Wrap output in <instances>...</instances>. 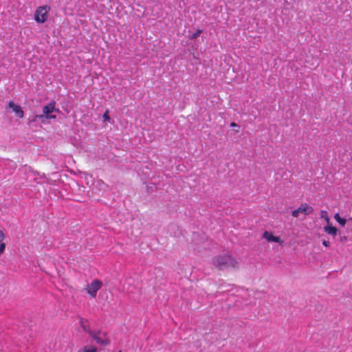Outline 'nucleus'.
Returning a JSON list of instances; mask_svg holds the SVG:
<instances>
[{
    "label": "nucleus",
    "mask_w": 352,
    "mask_h": 352,
    "mask_svg": "<svg viewBox=\"0 0 352 352\" xmlns=\"http://www.w3.org/2000/svg\"><path fill=\"white\" fill-rule=\"evenodd\" d=\"M213 265L219 270H224L229 267H236L237 261L230 254H223L214 256L212 259Z\"/></svg>",
    "instance_id": "1"
},
{
    "label": "nucleus",
    "mask_w": 352,
    "mask_h": 352,
    "mask_svg": "<svg viewBox=\"0 0 352 352\" xmlns=\"http://www.w3.org/2000/svg\"><path fill=\"white\" fill-rule=\"evenodd\" d=\"M56 102L52 101L45 105L43 107V113L40 115H35L32 120L30 121L29 124L33 122L41 121L44 123L45 120L56 119V116L52 115V113L55 111Z\"/></svg>",
    "instance_id": "2"
},
{
    "label": "nucleus",
    "mask_w": 352,
    "mask_h": 352,
    "mask_svg": "<svg viewBox=\"0 0 352 352\" xmlns=\"http://www.w3.org/2000/svg\"><path fill=\"white\" fill-rule=\"evenodd\" d=\"M89 337L91 338L96 344L107 346L110 344L111 341L107 336V333L105 331L101 330H93L89 333Z\"/></svg>",
    "instance_id": "3"
},
{
    "label": "nucleus",
    "mask_w": 352,
    "mask_h": 352,
    "mask_svg": "<svg viewBox=\"0 0 352 352\" xmlns=\"http://www.w3.org/2000/svg\"><path fill=\"white\" fill-rule=\"evenodd\" d=\"M50 10L48 6H39L34 13V20L38 23H44L47 19V12Z\"/></svg>",
    "instance_id": "4"
},
{
    "label": "nucleus",
    "mask_w": 352,
    "mask_h": 352,
    "mask_svg": "<svg viewBox=\"0 0 352 352\" xmlns=\"http://www.w3.org/2000/svg\"><path fill=\"white\" fill-rule=\"evenodd\" d=\"M102 283L98 279L94 280L90 284L87 285V292L91 296L96 297L98 291L101 288Z\"/></svg>",
    "instance_id": "5"
},
{
    "label": "nucleus",
    "mask_w": 352,
    "mask_h": 352,
    "mask_svg": "<svg viewBox=\"0 0 352 352\" xmlns=\"http://www.w3.org/2000/svg\"><path fill=\"white\" fill-rule=\"evenodd\" d=\"M8 107L11 108L16 116L22 118L24 116V112L21 106L16 104L12 100L8 102Z\"/></svg>",
    "instance_id": "6"
},
{
    "label": "nucleus",
    "mask_w": 352,
    "mask_h": 352,
    "mask_svg": "<svg viewBox=\"0 0 352 352\" xmlns=\"http://www.w3.org/2000/svg\"><path fill=\"white\" fill-rule=\"evenodd\" d=\"M298 210L300 213H302L305 215L310 214L314 211L313 208L306 203L302 204Z\"/></svg>",
    "instance_id": "7"
},
{
    "label": "nucleus",
    "mask_w": 352,
    "mask_h": 352,
    "mask_svg": "<svg viewBox=\"0 0 352 352\" xmlns=\"http://www.w3.org/2000/svg\"><path fill=\"white\" fill-rule=\"evenodd\" d=\"M263 237L267 239L270 242H280V238L279 236H275L272 234V233L269 232L267 231H265L263 234Z\"/></svg>",
    "instance_id": "8"
},
{
    "label": "nucleus",
    "mask_w": 352,
    "mask_h": 352,
    "mask_svg": "<svg viewBox=\"0 0 352 352\" xmlns=\"http://www.w3.org/2000/svg\"><path fill=\"white\" fill-rule=\"evenodd\" d=\"M324 230L325 232L330 235H332L333 236H336L338 232L337 228L330 225V223H327V225L324 227Z\"/></svg>",
    "instance_id": "9"
},
{
    "label": "nucleus",
    "mask_w": 352,
    "mask_h": 352,
    "mask_svg": "<svg viewBox=\"0 0 352 352\" xmlns=\"http://www.w3.org/2000/svg\"><path fill=\"white\" fill-rule=\"evenodd\" d=\"M88 323V320H85L83 318L80 319V327L83 329V331L86 333H87L89 335L90 331H92L93 330L91 329Z\"/></svg>",
    "instance_id": "10"
},
{
    "label": "nucleus",
    "mask_w": 352,
    "mask_h": 352,
    "mask_svg": "<svg viewBox=\"0 0 352 352\" xmlns=\"http://www.w3.org/2000/svg\"><path fill=\"white\" fill-rule=\"evenodd\" d=\"M334 219H336V221L339 223L342 226H344L345 224H346V219H344V218H342L338 213H336L335 215H334Z\"/></svg>",
    "instance_id": "11"
},
{
    "label": "nucleus",
    "mask_w": 352,
    "mask_h": 352,
    "mask_svg": "<svg viewBox=\"0 0 352 352\" xmlns=\"http://www.w3.org/2000/svg\"><path fill=\"white\" fill-rule=\"evenodd\" d=\"M202 32V30L197 29L192 34L189 36V38L192 40L196 39Z\"/></svg>",
    "instance_id": "12"
},
{
    "label": "nucleus",
    "mask_w": 352,
    "mask_h": 352,
    "mask_svg": "<svg viewBox=\"0 0 352 352\" xmlns=\"http://www.w3.org/2000/svg\"><path fill=\"white\" fill-rule=\"evenodd\" d=\"M320 218L324 219L327 223H329L330 219L328 216V213L326 210H322L320 212Z\"/></svg>",
    "instance_id": "13"
},
{
    "label": "nucleus",
    "mask_w": 352,
    "mask_h": 352,
    "mask_svg": "<svg viewBox=\"0 0 352 352\" xmlns=\"http://www.w3.org/2000/svg\"><path fill=\"white\" fill-rule=\"evenodd\" d=\"M97 348L94 346L91 349H87V346H85L82 349V352H96Z\"/></svg>",
    "instance_id": "14"
},
{
    "label": "nucleus",
    "mask_w": 352,
    "mask_h": 352,
    "mask_svg": "<svg viewBox=\"0 0 352 352\" xmlns=\"http://www.w3.org/2000/svg\"><path fill=\"white\" fill-rule=\"evenodd\" d=\"M102 118L104 119V121H110L111 120V118L110 116H109V111H106L103 116H102Z\"/></svg>",
    "instance_id": "15"
},
{
    "label": "nucleus",
    "mask_w": 352,
    "mask_h": 352,
    "mask_svg": "<svg viewBox=\"0 0 352 352\" xmlns=\"http://www.w3.org/2000/svg\"><path fill=\"white\" fill-rule=\"evenodd\" d=\"M6 249V243L0 242V255H1Z\"/></svg>",
    "instance_id": "16"
},
{
    "label": "nucleus",
    "mask_w": 352,
    "mask_h": 352,
    "mask_svg": "<svg viewBox=\"0 0 352 352\" xmlns=\"http://www.w3.org/2000/svg\"><path fill=\"white\" fill-rule=\"evenodd\" d=\"M299 213H300V212L298 211V209H296V210H294L292 211V215L294 217H298Z\"/></svg>",
    "instance_id": "17"
},
{
    "label": "nucleus",
    "mask_w": 352,
    "mask_h": 352,
    "mask_svg": "<svg viewBox=\"0 0 352 352\" xmlns=\"http://www.w3.org/2000/svg\"><path fill=\"white\" fill-rule=\"evenodd\" d=\"M6 238V235L2 230H0V242Z\"/></svg>",
    "instance_id": "18"
},
{
    "label": "nucleus",
    "mask_w": 352,
    "mask_h": 352,
    "mask_svg": "<svg viewBox=\"0 0 352 352\" xmlns=\"http://www.w3.org/2000/svg\"><path fill=\"white\" fill-rule=\"evenodd\" d=\"M322 245L325 247H329V242L327 241H322Z\"/></svg>",
    "instance_id": "19"
},
{
    "label": "nucleus",
    "mask_w": 352,
    "mask_h": 352,
    "mask_svg": "<svg viewBox=\"0 0 352 352\" xmlns=\"http://www.w3.org/2000/svg\"><path fill=\"white\" fill-rule=\"evenodd\" d=\"M347 240V238L346 236H340V241H346Z\"/></svg>",
    "instance_id": "20"
},
{
    "label": "nucleus",
    "mask_w": 352,
    "mask_h": 352,
    "mask_svg": "<svg viewBox=\"0 0 352 352\" xmlns=\"http://www.w3.org/2000/svg\"><path fill=\"white\" fill-rule=\"evenodd\" d=\"M230 126L232 127H236V126H239L237 124H236L235 122H231L230 124Z\"/></svg>",
    "instance_id": "21"
},
{
    "label": "nucleus",
    "mask_w": 352,
    "mask_h": 352,
    "mask_svg": "<svg viewBox=\"0 0 352 352\" xmlns=\"http://www.w3.org/2000/svg\"><path fill=\"white\" fill-rule=\"evenodd\" d=\"M55 111V112H57V113H59V112H60V110H59L58 109L55 108V111Z\"/></svg>",
    "instance_id": "22"
},
{
    "label": "nucleus",
    "mask_w": 352,
    "mask_h": 352,
    "mask_svg": "<svg viewBox=\"0 0 352 352\" xmlns=\"http://www.w3.org/2000/svg\"><path fill=\"white\" fill-rule=\"evenodd\" d=\"M0 352H6V351H3V346H1Z\"/></svg>",
    "instance_id": "23"
},
{
    "label": "nucleus",
    "mask_w": 352,
    "mask_h": 352,
    "mask_svg": "<svg viewBox=\"0 0 352 352\" xmlns=\"http://www.w3.org/2000/svg\"><path fill=\"white\" fill-rule=\"evenodd\" d=\"M118 352H122V351H120H120H118Z\"/></svg>",
    "instance_id": "24"
}]
</instances>
